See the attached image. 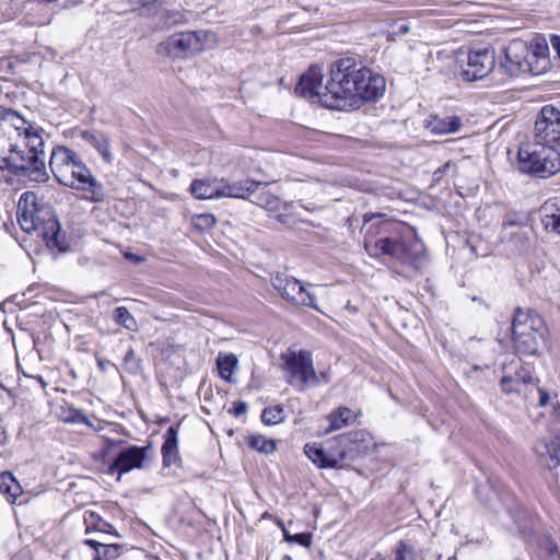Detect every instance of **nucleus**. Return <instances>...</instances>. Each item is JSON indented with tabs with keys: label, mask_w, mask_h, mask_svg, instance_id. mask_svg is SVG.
<instances>
[{
	"label": "nucleus",
	"mask_w": 560,
	"mask_h": 560,
	"mask_svg": "<svg viewBox=\"0 0 560 560\" xmlns=\"http://www.w3.org/2000/svg\"><path fill=\"white\" fill-rule=\"evenodd\" d=\"M371 560H382V559H371Z\"/></svg>",
	"instance_id": "nucleus-56"
},
{
	"label": "nucleus",
	"mask_w": 560,
	"mask_h": 560,
	"mask_svg": "<svg viewBox=\"0 0 560 560\" xmlns=\"http://www.w3.org/2000/svg\"><path fill=\"white\" fill-rule=\"evenodd\" d=\"M272 287L290 303L319 310L315 296L300 280L285 273H277L271 278Z\"/></svg>",
	"instance_id": "nucleus-7"
},
{
	"label": "nucleus",
	"mask_w": 560,
	"mask_h": 560,
	"mask_svg": "<svg viewBox=\"0 0 560 560\" xmlns=\"http://www.w3.org/2000/svg\"><path fill=\"white\" fill-rule=\"evenodd\" d=\"M549 394L538 386V380L530 386V390L526 392L525 400L529 404L537 401V405L544 407L549 401Z\"/></svg>",
	"instance_id": "nucleus-36"
},
{
	"label": "nucleus",
	"mask_w": 560,
	"mask_h": 560,
	"mask_svg": "<svg viewBox=\"0 0 560 560\" xmlns=\"http://www.w3.org/2000/svg\"><path fill=\"white\" fill-rule=\"evenodd\" d=\"M322 79L319 69L312 67L301 77L295 92L326 108L345 112L357 109L364 102L377 101L386 88L382 75L373 73L352 57L332 62L325 84Z\"/></svg>",
	"instance_id": "nucleus-1"
},
{
	"label": "nucleus",
	"mask_w": 560,
	"mask_h": 560,
	"mask_svg": "<svg viewBox=\"0 0 560 560\" xmlns=\"http://www.w3.org/2000/svg\"><path fill=\"white\" fill-rule=\"evenodd\" d=\"M19 148L11 155L22 160L16 167H7L11 173L19 176H27L30 179L44 183L48 179L45 165L44 140L39 131L26 133L18 142Z\"/></svg>",
	"instance_id": "nucleus-2"
},
{
	"label": "nucleus",
	"mask_w": 560,
	"mask_h": 560,
	"mask_svg": "<svg viewBox=\"0 0 560 560\" xmlns=\"http://www.w3.org/2000/svg\"><path fill=\"white\" fill-rule=\"evenodd\" d=\"M541 223L546 231L560 235V208L545 205L541 208Z\"/></svg>",
	"instance_id": "nucleus-32"
},
{
	"label": "nucleus",
	"mask_w": 560,
	"mask_h": 560,
	"mask_svg": "<svg viewBox=\"0 0 560 560\" xmlns=\"http://www.w3.org/2000/svg\"><path fill=\"white\" fill-rule=\"evenodd\" d=\"M114 320L128 330H135L137 327L135 317L125 306H119L114 311Z\"/></svg>",
	"instance_id": "nucleus-37"
},
{
	"label": "nucleus",
	"mask_w": 560,
	"mask_h": 560,
	"mask_svg": "<svg viewBox=\"0 0 560 560\" xmlns=\"http://www.w3.org/2000/svg\"><path fill=\"white\" fill-rule=\"evenodd\" d=\"M283 536L287 541L296 542L304 547H310L312 544V535L310 533L291 535L285 528H283Z\"/></svg>",
	"instance_id": "nucleus-43"
},
{
	"label": "nucleus",
	"mask_w": 560,
	"mask_h": 560,
	"mask_svg": "<svg viewBox=\"0 0 560 560\" xmlns=\"http://www.w3.org/2000/svg\"><path fill=\"white\" fill-rule=\"evenodd\" d=\"M353 442L351 434H342L328 442L326 448L327 453H338L339 450H346L349 453L348 446Z\"/></svg>",
	"instance_id": "nucleus-41"
},
{
	"label": "nucleus",
	"mask_w": 560,
	"mask_h": 560,
	"mask_svg": "<svg viewBox=\"0 0 560 560\" xmlns=\"http://www.w3.org/2000/svg\"><path fill=\"white\" fill-rule=\"evenodd\" d=\"M207 31L177 33L159 45V52L173 58H183L202 50V43L208 37Z\"/></svg>",
	"instance_id": "nucleus-6"
},
{
	"label": "nucleus",
	"mask_w": 560,
	"mask_h": 560,
	"mask_svg": "<svg viewBox=\"0 0 560 560\" xmlns=\"http://www.w3.org/2000/svg\"><path fill=\"white\" fill-rule=\"evenodd\" d=\"M544 550L545 555L542 560H560V553L556 544L548 541Z\"/></svg>",
	"instance_id": "nucleus-45"
},
{
	"label": "nucleus",
	"mask_w": 560,
	"mask_h": 560,
	"mask_svg": "<svg viewBox=\"0 0 560 560\" xmlns=\"http://www.w3.org/2000/svg\"><path fill=\"white\" fill-rule=\"evenodd\" d=\"M22 115L16 110L0 106V136L10 139H23L26 133L37 132Z\"/></svg>",
	"instance_id": "nucleus-14"
},
{
	"label": "nucleus",
	"mask_w": 560,
	"mask_h": 560,
	"mask_svg": "<svg viewBox=\"0 0 560 560\" xmlns=\"http://www.w3.org/2000/svg\"><path fill=\"white\" fill-rule=\"evenodd\" d=\"M550 44L557 57L560 58V36L552 35L550 38Z\"/></svg>",
	"instance_id": "nucleus-48"
},
{
	"label": "nucleus",
	"mask_w": 560,
	"mask_h": 560,
	"mask_svg": "<svg viewBox=\"0 0 560 560\" xmlns=\"http://www.w3.org/2000/svg\"><path fill=\"white\" fill-rule=\"evenodd\" d=\"M462 127L459 116H432L428 122V128L436 135H446L457 132Z\"/></svg>",
	"instance_id": "nucleus-25"
},
{
	"label": "nucleus",
	"mask_w": 560,
	"mask_h": 560,
	"mask_svg": "<svg viewBox=\"0 0 560 560\" xmlns=\"http://www.w3.org/2000/svg\"><path fill=\"white\" fill-rule=\"evenodd\" d=\"M39 236L46 242L49 248H56L58 252H66V235L61 232L59 221L56 219L54 226L48 225Z\"/></svg>",
	"instance_id": "nucleus-27"
},
{
	"label": "nucleus",
	"mask_w": 560,
	"mask_h": 560,
	"mask_svg": "<svg viewBox=\"0 0 560 560\" xmlns=\"http://www.w3.org/2000/svg\"><path fill=\"white\" fill-rule=\"evenodd\" d=\"M183 15L180 12H168L166 15V23L176 24L182 20Z\"/></svg>",
	"instance_id": "nucleus-47"
},
{
	"label": "nucleus",
	"mask_w": 560,
	"mask_h": 560,
	"mask_svg": "<svg viewBox=\"0 0 560 560\" xmlns=\"http://www.w3.org/2000/svg\"><path fill=\"white\" fill-rule=\"evenodd\" d=\"M221 180L218 179H195L190 184L191 195L200 200L219 199Z\"/></svg>",
	"instance_id": "nucleus-23"
},
{
	"label": "nucleus",
	"mask_w": 560,
	"mask_h": 560,
	"mask_svg": "<svg viewBox=\"0 0 560 560\" xmlns=\"http://www.w3.org/2000/svg\"><path fill=\"white\" fill-rule=\"evenodd\" d=\"M215 217L211 213H203L197 217L196 226L201 230H210L215 225Z\"/></svg>",
	"instance_id": "nucleus-44"
},
{
	"label": "nucleus",
	"mask_w": 560,
	"mask_h": 560,
	"mask_svg": "<svg viewBox=\"0 0 560 560\" xmlns=\"http://www.w3.org/2000/svg\"><path fill=\"white\" fill-rule=\"evenodd\" d=\"M81 162L74 151L66 147H57L50 154L49 167L58 183L61 185L73 184L70 173L77 168V165Z\"/></svg>",
	"instance_id": "nucleus-11"
},
{
	"label": "nucleus",
	"mask_w": 560,
	"mask_h": 560,
	"mask_svg": "<svg viewBox=\"0 0 560 560\" xmlns=\"http://www.w3.org/2000/svg\"><path fill=\"white\" fill-rule=\"evenodd\" d=\"M528 48L529 57L527 60L529 65V73L533 75H540L546 73L551 67L547 43L544 39L536 40Z\"/></svg>",
	"instance_id": "nucleus-19"
},
{
	"label": "nucleus",
	"mask_w": 560,
	"mask_h": 560,
	"mask_svg": "<svg viewBox=\"0 0 560 560\" xmlns=\"http://www.w3.org/2000/svg\"><path fill=\"white\" fill-rule=\"evenodd\" d=\"M249 446L264 454H270L276 450V443L262 435L252 436L248 441Z\"/></svg>",
	"instance_id": "nucleus-40"
},
{
	"label": "nucleus",
	"mask_w": 560,
	"mask_h": 560,
	"mask_svg": "<svg viewBox=\"0 0 560 560\" xmlns=\"http://www.w3.org/2000/svg\"><path fill=\"white\" fill-rule=\"evenodd\" d=\"M285 359L287 370L291 378L298 380L301 389L306 385L317 384L318 377L313 366L312 355L308 351L301 350L283 355Z\"/></svg>",
	"instance_id": "nucleus-10"
},
{
	"label": "nucleus",
	"mask_w": 560,
	"mask_h": 560,
	"mask_svg": "<svg viewBox=\"0 0 560 560\" xmlns=\"http://www.w3.org/2000/svg\"><path fill=\"white\" fill-rule=\"evenodd\" d=\"M278 525H279L282 529H283V528H285V527H284V524H283V522H282V521H279V522H278Z\"/></svg>",
	"instance_id": "nucleus-52"
},
{
	"label": "nucleus",
	"mask_w": 560,
	"mask_h": 560,
	"mask_svg": "<svg viewBox=\"0 0 560 560\" xmlns=\"http://www.w3.org/2000/svg\"><path fill=\"white\" fill-rule=\"evenodd\" d=\"M536 378L533 376L530 370L521 368L514 375H504L501 378V388L506 394H518L526 398V392L530 390V386L535 383Z\"/></svg>",
	"instance_id": "nucleus-17"
},
{
	"label": "nucleus",
	"mask_w": 560,
	"mask_h": 560,
	"mask_svg": "<svg viewBox=\"0 0 560 560\" xmlns=\"http://www.w3.org/2000/svg\"><path fill=\"white\" fill-rule=\"evenodd\" d=\"M495 66V55L491 48L471 50L467 61L462 66L460 77L468 82L481 80L487 77Z\"/></svg>",
	"instance_id": "nucleus-9"
},
{
	"label": "nucleus",
	"mask_w": 560,
	"mask_h": 560,
	"mask_svg": "<svg viewBox=\"0 0 560 560\" xmlns=\"http://www.w3.org/2000/svg\"><path fill=\"white\" fill-rule=\"evenodd\" d=\"M394 560H424V558L411 545L400 540L396 546Z\"/></svg>",
	"instance_id": "nucleus-35"
},
{
	"label": "nucleus",
	"mask_w": 560,
	"mask_h": 560,
	"mask_svg": "<svg viewBox=\"0 0 560 560\" xmlns=\"http://www.w3.org/2000/svg\"><path fill=\"white\" fill-rule=\"evenodd\" d=\"M515 224H516V222L513 220H508L504 222V225H515Z\"/></svg>",
	"instance_id": "nucleus-50"
},
{
	"label": "nucleus",
	"mask_w": 560,
	"mask_h": 560,
	"mask_svg": "<svg viewBox=\"0 0 560 560\" xmlns=\"http://www.w3.org/2000/svg\"><path fill=\"white\" fill-rule=\"evenodd\" d=\"M85 544L95 550L93 560H114L120 555L121 546L118 544H104L95 539H86Z\"/></svg>",
	"instance_id": "nucleus-30"
},
{
	"label": "nucleus",
	"mask_w": 560,
	"mask_h": 560,
	"mask_svg": "<svg viewBox=\"0 0 560 560\" xmlns=\"http://www.w3.org/2000/svg\"><path fill=\"white\" fill-rule=\"evenodd\" d=\"M237 358L234 354H222L220 353L217 359V366L219 374L222 378L230 381L233 371L237 366Z\"/></svg>",
	"instance_id": "nucleus-34"
},
{
	"label": "nucleus",
	"mask_w": 560,
	"mask_h": 560,
	"mask_svg": "<svg viewBox=\"0 0 560 560\" xmlns=\"http://www.w3.org/2000/svg\"><path fill=\"white\" fill-rule=\"evenodd\" d=\"M518 161L524 172L540 178H548L560 172V152L544 142L521 147Z\"/></svg>",
	"instance_id": "nucleus-4"
},
{
	"label": "nucleus",
	"mask_w": 560,
	"mask_h": 560,
	"mask_svg": "<svg viewBox=\"0 0 560 560\" xmlns=\"http://www.w3.org/2000/svg\"><path fill=\"white\" fill-rule=\"evenodd\" d=\"M405 241L390 237H381L376 241L365 238L364 247L370 256L387 255L399 261L402 255V244Z\"/></svg>",
	"instance_id": "nucleus-18"
},
{
	"label": "nucleus",
	"mask_w": 560,
	"mask_h": 560,
	"mask_svg": "<svg viewBox=\"0 0 560 560\" xmlns=\"http://www.w3.org/2000/svg\"><path fill=\"white\" fill-rule=\"evenodd\" d=\"M22 139H10L8 137L0 136V170H7V167H16L15 164L22 162L21 159L12 156L11 153L19 148V143Z\"/></svg>",
	"instance_id": "nucleus-26"
},
{
	"label": "nucleus",
	"mask_w": 560,
	"mask_h": 560,
	"mask_svg": "<svg viewBox=\"0 0 560 560\" xmlns=\"http://www.w3.org/2000/svg\"><path fill=\"white\" fill-rule=\"evenodd\" d=\"M512 334L516 352L535 355L545 342L546 325L535 312L518 307L513 317Z\"/></svg>",
	"instance_id": "nucleus-3"
},
{
	"label": "nucleus",
	"mask_w": 560,
	"mask_h": 560,
	"mask_svg": "<svg viewBox=\"0 0 560 560\" xmlns=\"http://www.w3.org/2000/svg\"><path fill=\"white\" fill-rule=\"evenodd\" d=\"M260 185H262L261 182H256L253 179H245L233 183H223V180H221L219 196L220 198L246 199L253 195Z\"/></svg>",
	"instance_id": "nucleus-20"
},
{
	"label": "nucleus",
	"mask_w": 560,
	"mask_h": 560,
	"mask_svg": "<svg viewBox=\"0 0 560 560\" xmlns=\"http://www.w3.org/2000/svg\"><path fill=\"white\" fill-rule=\"evenodd\" d=\"M253 202L271 212L278 211L281 207V200L269 192L258 194Z\"/></svg>",
	"instance_id": "nucleus-38"
},
{
	"label": "nucleus",
	"mask_w": 560,
	"mask_h": 560,
	"mask_svg": "<svg viewBox=\"0 0 560 560\" xmlns=\"http://www.w3.org/2000/svg\"><path fill=\"white\" fill-rule=\"evenodd\" d=\"M70 176H72L73 184L69 183L65 186L89 192L90 196L88 198L93 202L104 200L105 192L103 185L94 178L91 171L83 162L77 165V168L70 173Z\"/></svg>",
	"instance_id": "nucleus-15"
},
{
	"label": "nucleus",
	"mask_w": 560,
	"mask_h": 560,
	"mask_svg": "<svg viewBox=\"0 0 560 560\" xmlns=\"http://www.w3.org/2000/svg\"><path fill=\"white\" fill-rule=\"evenodd\" d=\"M98 366L101 370H105V364H104L103 360H98Z\"/></svg>",
	"instance_id": "nucleus-51"
},
{
	"label": "nucleus",
	"mask_w": 560,
	"mask_h": 560,
	"mask_svg": "<svg viewBox=\"0 0 560 560\" xmlns=\"http://www.w3.org/2000/svg\"><path fill=\"white\" fill-rule=\"evenodd\" d=\"M124 369L130 374H137L140 369V360L136 357V352L133 349H129L124 358Z\"/></svg>",
	"instance_id": "nucleus-42"
},
{
	"label": "nucleus",
	"mask_w": 560,
	"mask_h": 560,
	"mask_svg": "<svg viewBox=\"0 0 560 560\" xmlns=\"http://www.w3.org/2000/svg\"><path fill=\"white\" fill-rule=\"evenodd\" d=\"M451 166V163L447 162L445 163L442 167L438 168L434 173H433V176L435 177L436 180L441 179L442 178V175L445 173V171Z\"/></svg>",
	"instance_id": "nucleus-49"
},
{
	"label": "nucleus",
	"mask_w": 560,
	"mask_h": 560,
	"mask_svg": "<svg viewBox=\"0 0 560 560\" xmlns=\"http://www.w3.org/2000/svg\"><path fill=\"white\" fill-rule=\"evenodd\" d=\"M284 420V410L280 406L267 407L262 410L261 421L267 425H273Z\"/></svg>",
	"instance_id": "nucleus-39"
},
{
	"label": "nucleus",
	"mask_w": 560,
	"mask_h": 560,
	"mask_svg": "<svg viewBox=\"0 0 560 560\" xmlns=\"http://www.w3.org/2000/svg\"><path fill=\"white\" fill-rule=\"evenodd\" d=\"M528 54L529 48L524 42H512L504 49V59L500 61V67L510 77L529 73Z\"/></svg>",
	"instance_id": "nucleus-12"
},
{
	"label": "nucleus",
	"mask_w": 560,
	"mask_h": 560,
	"mask_svg": "<svg viewBox=\"0 0 560 560\" xmlns=\"http://www.w3.org/2000/svg\"><path fill=\"white\" fill-rule=\"evenodd\" d=\"M305 455L319 468H340L347 460V451L339 450L338 453H327L320 444L306 443L304 446Z\"/></svg>",
	"instance_id": "nucleus-16"
},
{
	"label": "nucleus",
	"mask_w": 560,
	"mask_h": 560,
	"mask_svg": "<svg viewBox=\"0 0 560 560\" xmlns=\"http://www.w3.org/2000/svg\"><path fill=\"white\" fill-rule=\"evenodd\" d=\"M18 222L26 233L38 235L48 226H54L57 219L52 208L40 201L33 191H25L18 202Z\"/></svg>",
	"instance_id": "nucleus-5"
},
{
	"label": "nucleus",
	"mask_w": 560,
	"mask_h": 560,
	"mask_svg": "<svg viewBox=\"0 0 560 560\" xmlns=\"http://www.w3.org/2000/svg\"><path fill=\"white\" fill-rule=\"evenodd\" d=\"M535 142L560 145V110L552 105H545L539 110L535 126Z\"/></svg>",
	"instance_id": "nucleus-8"
},
{
	"label": "nucleus",
	"mask_w": 560,
	"mask_h": 560,
	"mask_svg": "<svg viewBox=\"0 0 560 560\" xmlns=\"http://www.w3.org/2000/svg\"><path fill=\"white\" fill-rule=\"evenodd\" d=\"M329 421L328 428L325 433L340 430L354 421L353 411L347 407H339L337 410L330 412L327 417Z\"/></svg>",
	"instance_id": "nucleus-29"
},
{
	"label": "nucleus",
	"mask_w": 560,
	"mask_h": 560,
	"mask_svg": "<svg viewBox=\"0 0 560 560\" xmlns=\"http://www.w3.org/2000/svg\"><path fill=\"white\" fill-rule=\"evenodd\" d=\"M82 138L92 144L107 163L112 162L113 154L110 152L109 138L106 135L83 131Z\"/></svg>",
	"instance_id": "nucleus-28"
},
{
	"label": "nucleus",
	"mask_w": 560,
	"mask_h": 560,
	"mask_svg": "<svg viewBox=\"0 0 560 560\" xmlns=\"http://www.w3.org/2000/svg\"><path fill=\"white\" fill-rule=\"evenodd\" d=\"M151 446H136L131 445L124 448L109 466L110 472H118L119 476L131 471L132 469H142L145 467L148 460V452Z\"/></svg>",
	"instance_id": "nucleus-13"
},
{
	"label": "nucleus",
	"mask_w": 560,
	"mask_h": 560,
	"mask_svg": "<svg viewBox=\"0 0 560 560\" xmlns=\"http://www.w3.org/2000/svg\"><path fill=\"white\" fill-rule=\"evenodd\" d=\"M447 560H456L454 557L448 558Z\"/></svg>",
	"instance_id": "nucleus-53"
},
{
	"label": "nucleus",
	"mask_w": 560,
	"mask_h": 560,
	"mask_svg": "<svg viewBox=\"0 0 560 560\" xmlns=\"http://www.w3.org/2000/svg\"><path fill=\"white\" fill-rule=\"evenodd\" d=\"M231 412H232L234 416H236V417H238V416H242V415L246 413V412H247V404H246V402H244V401H240V402L235 404V405L233 406V408H232Z\"/></svg>",
	"instance_id": "nucleus-46"
},
{
	"label": "nucleus",
	"mask_w": 560,
	"mask_h": 560,
	"mask_svg": "<svg viewBox=\"0 0 560 560\" xmlns=\"http://www.w3.org/2000/svg\"><path fill=\"white\" fill-rule=\"evenodd\" d=\"M424 260V246L421 242L413 240L410 243L404 242L402 255L399 262L410 266L418 270L422 267Z\"/></svg>",
	"instance_id": "nucleus-22"
},
{
	"label": "nucleus",
	"mask_w": 560,
	"mask_h": 560,
	"mask_svg": "<svg viewBox=\"0 0 560 560\" xmlns=\"http://www.w3.org/2000/svg\"><path fill=\"white\" fill-rule=\"evenodd\" d=\"M285 560H290V557H285Z\"/></svg>",
	"instance_id": "nucleus-55"
},
{
	"label": "nucleus",
	"mask_w": 560,
	"mask_h": 560,
	"mask_svg": "<svg viewBox=\"0 0 560 560\" xmlns=\"http://www.w3.org/2000/svg\"><path fill=\"white\" fill-rule=\"evenodd\" d=\"M60 419L63 422L83 423L95 431L102 430V427H94L93 423L89 420L88 416L82 410L71 406L61 408Z\"/></svg>",
	"instance_id": "nucleus-33"
},
{
	"label": "nucleus",
	"mask_w": 560,
	"mask_h": 560,
	"mask_svg": "<svg viewBox=\"0 0 560 560\" xmlns=\"http://www.w3.org/2000/svg\"><path fill=\"white\" fill-rule=\"evenodd\" d=\"M285 560H290V557H285Z\"/></svg>",
	"instance_id": "nucleus-54"
},
{
	"label": "nucleus",
	"mask_w": 560,
	"mask_h": 560,
	"mask_svg": "<svg viewBox=\"0 0 560 560\" xmlns=\"http://www.w3.org/2000/svg\"><path fill=\"white\" fill-rule=\"evenodd\" d=\"M535 452L544 467L557 468L560 465V438L550 442L539 441L535 446Z\"/></svg>",
	"instance_id": "nucleus-21"
},
{
	"label": "nucleus",
	"mask_w": 560,
	"mask_h": 560,
	"mask_svg": "<svg viewBox=\"0 0 560 560\" xmlns=\"http://www.w3.org/2000/svg\"><path fill=\"white\" fill-rule=\"evenodd\" d=\"M178 428L170 427L165 432V441L162 445L163 464L170 467L176 464L178 456Z\"/></svg>",
	"instance_id": "nucleus-24"
},
{
	"label": "nucleus",
	"mask_w": 560,
	"mask_h": 560,
	"mask_svg": "<svg viewBox=\"0 0 560 560\" xmlns=\"http://www.w3.org/2000/svg\"><path fill=\"white\" fill-rule=\"evenodd\" d=\"M0 492L5 495L10 503H14L16 498L22 493L19 481L9 471L0 474Z\"/></svg>",
	"instance_id": "nucleus-31"
}]
</instances>
